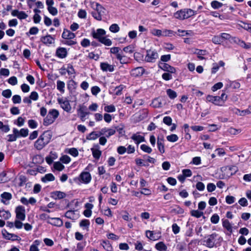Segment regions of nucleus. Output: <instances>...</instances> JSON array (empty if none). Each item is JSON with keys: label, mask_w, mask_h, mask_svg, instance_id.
<instances>
[{"label": "nucleus", "mask_w": 251, "mask_h": 251, "mask_svg": "<svg viewBox=\"0 0 251 251\" xmlns=\"http://www.w3.org/2000/svg\"><path fill=\"white\" fill-rule=\"evenodd\" d=\"M52 137V133L50 130H48L44 131L34 142V148L39 151L42 150L50 142Z\"/></svg>", "instance_id": "1"}, {"label": "nucleus", "mask_w": 251, "mask_h": 251, "mask_svg": "<svg viewBox=\"0 0 251 251\" xmlns=\"http://www.w3.org/2000/svg\"><path fill=\"white\" fill-rule=\"evenodd\" d=\"M147 54L145 57V61L147 62L154 63L158 58V54L155 50L151 49L147 50Z\"/></svg>", "instance_id": "2"}, {"label": "nucleus", "mask_w": 251, "mask_h": 251, "mask_svg": "<svg viewBox=\"0 0 251 251\" xmlns=\"http://www.w3.org/2000/svg\"><path fill=\"white\" fill-rule=\"evenodd\" d=\"M55 40V35L47 34L46 36H42L40 38L41 42L47 46H50L54 44Z\"/></svg>", "instance_id": "3"}, {"label": "nucleus", "mask_w": 251, "mask_h": 251, "mask_svg": "<svg viewBox=\"0 0 251 251\" xmlns=\"http://www.w3.org/2000/svg\"><path fill=\"white\" fill-rule=\"evenodd\" d=\"M57 101L60 105L61 107L64 111L67 112H70L72 109V107L70 105L69 100H68L67 98H65V99L63 98H58Z\"/></svg>", "instance_id": "4"}, {"label": "nucleus", "mask_w": 251, "mask_h": 251, "mask_svg": "<svg viewBox=\"0 0 251 251\" xmlns=\"http://www.w3.org/2000/svg\"><path fill=\"white\" fill-rule=\"evenodd\" d=\"M78 179L84 184H88L91 181L92 176L89 172L83 171L79 175Z\"/></svg>", "instance_id": "5"}, {"label": "nucleus", "mask_w": 251, "mask_h": 251, "mask_svg": "<svg viewBox=\"0 0 251 251\" xmlns=\"http://www.w3.org/2000/svg\"><path fill=\"white\" fill-rule=\"evenodd\" d=\"M158 67L165 72H167L171 74L176 73V69L166 63H162L159 62L158 63Z\"/></svg>", "instance_id": "6"}, {"label": "nucleus", "mask_w": 251, "mask_h": 251, "mask_svg": "<svg viewBox=\"0 0 251 251\" xmlns=\"http://www.w3.org/2000/svg\"><path fill=\"white\" fill-rule=\"evenodd\" d=\"M16 217L17 219L24 221L25 218V209L22 205L18 206L15 210Z\"/></svg>", "instance_id": "7"}, {"label": "nucleus", "mask_w": 251, "mask_h": 251, "mask_svg": "<svg viewBox=\"0 0 251 251\" xmlns=\"http://www.w3.org/2000/svg\"><path fill=\"white\" fill-rule=\"evenodd\" d=\"M1 232L3 237L7 240H10L12 241L21 240V238L18 235L13 233H10L5 229H2Z\"/></svg>", "instance_id": "8"}, {"label": "nucleus", "mask_w": 251, "mask_h": 251, "mask_svg": "<svg viewBox=\"0 0 251 251\" xmlns=\"http://www.w3.org/2000/svg\"><path fill=\"white\" fill-rule=\"evenodd\" d=\"M218 234L214 232L207 236V239L204 241L205 246L209 248H212L215 246V240Z\"/></svg>", "instance_id": "9"}, {"label": "nucleus", "mask_w": 251, "mask_h": 251, "mask_svg": "<svg viewBox=\"0 0 251 251\" xmlns=\"http://www.w3.org/2000/svg\"><path fill=\"white\" fill-rule=\"evenodd\" d=\"M145 72V69L142 67H138L132 69L130 72V75L134 77H138L142 76Z\"/></svg>", "instance_id": "10"}, {"label": "nucleus", "mask_w": 251, "mask_h": 251, "mask_svg": "<svg viewBox=\"0 0 251 251\" xmlns=\"http://www.w3.org/2000/svg\"><path fill=\"white\" fill-rule=\"evenodd\" d=\"M146 235L151 240L156 241L161 238V232L154 233L153 231L147 230L146 231Z\"/></svg>", "instance_id": "11"}, {"label": "nucleus", "mask_w": 251, "mask_h": 251, "mask_svg": "<svg viewBox=\"0 0 251 251\" xmlns=\"http://www.w3.org/2000/svg\"><path fill=\"white\" fill-rule=\"evenodd\" d=\"M68 51L65 48L58 47L56 49L55 55L59 58H64L67 57Z\"/></svg>", "instance_id": "12"}, {"label": "nucleus", "mask_w": 251, "mask_h": 251, "mask_svg": "<svg viewBox=\"0 0 251 251\" xmlns=\"http://www.w3.org/2000/svg\"><path fill=\"white\" fill-rule=\"evenodd\" d=\"M92 155L96 159H99L101 155V151L100 150V146L98 144L94 145V147L91 149Z\"/></svg>", "instance_id": "13"}, {"label": "nucleus", "mask_w": 251, "mask_h": 251, "mask_svg": "<svg viewBox=\"0 0 251 251\" xmlns=\"http://www.w3.org/2000/svg\"><path fill=\"white\" fill-rule=\"evenodd\" d=\"M206 101L212 103L213 104L218 106H223V104L221 103L219 100V98L218 96H212L208 95L206 98Z\"/></svg>", "instance_id": "14"}, {"label": "nucleus", "mask_w": 251, "mask_h": 251, "mask_svg": "<svg viewBox=\"0 0 251 251\" xmlns=\"http://www.w3.org/2000/svg\"><path fill=\"white\" fill-rule=\"evenodd\" d=\"M11 15L14 17H17V18L20 20L25 19L28 17V15L25 11H20L17 9L12 10Z\"/></svg>", "instance_id": "15"}, {"label": "nucleus", "mask_w": 251, "mask_h": 251, "mask_svg": "<svg viewBox=\"0 0 251 251\" xmlns=\"http://www.w3.org/2000/svg\"><path fill=\"white\" fill-rule=\"evenodd\" d=\"M50 197L55 200H60L65 198L66 197V194L65 192L60 191H54L51 192Z\"/></svg>", "instance_id": "16"}, {"label": "nucleus", "mask_w": 251, "mask_h": 251, "mask_svg": "<svg viewBox=\"0 0 251 251\" xmlns=\"http://www.w3.org/2000/svg\"><path fill=\"white\" fill-rule=\"evenodd\" d=\"M100 68L103 72H112L114 71V66L110 65L107 62L100 63Z\"/></svg>", "instance_id": "17"}, {"label": "nucleus", "mask_w": 251, "mask_h": 251, "mask_svg": "<svg viewBox=\"0 0 251 251\" xmlns=\"http://www.w3.org/2000/svg\"><path fill=\"white\" fill-rule=\"evenodd\" d=\"M86 109V107L85 106H80L79 109H77V113L79 115L81 120L83 122L85 121L86 116L89 114V112L85 111Z\"/></svg>", "instance_id": "18"}, {"label": "nucleus", "mask_w": 251, "mask_h": 251, "mask_svg": "<svg viewBox=\"0 0 251 251\" xmlns=\"http://www.w3.org/2000/svg\"><path fill=\"white\" fill-rule=\"evenodd\" d=\"M106 34V31L104 29L102 28H99L97 30L96 32H93L92 33V36L94 38L100 40V38L103 37Z\"/></svg>", "instance_id": "19"}, {"label": "nucleus", "mask_w": 251, "mask_h": 251, "mask_svg": "<svg viewBox=\"0 0 251 251\" xmlns=\"http://www.w3.org/2000/svg\"><path fill=\"white\" fill-rule=\"evenodd\" d=\"M75 37V33L71 32L66 28H64L62 34V38L64 39H73Z\"/></svg>", "instance_id": "20"}, {"label": "nucleus", "mask_w": 251, "mask_h": 251, "mask_svg": "<svg viewBox=\"0 0 251 251\" xmlns=\"http://www.w3.org/2000/svg\"><path fill=\"white\" fill-rule=\"evenodd\" d=\"M225 65V62L222 60H220L218 63H213L211 71V74H215L219 70L220 67H224Z\"/></svg>", "instance_id": "21"}, {"label": "nucleus", "mask_w": 251, "mask_h": 251, "mask_svg": "<svg viewBox=\"0 0 251 251\" xmlns=\"http://www.w3.org/2000/svg\"><path fill=\"white\" fill-rule=\"evenodd\" d=\"M151 105L152 107L155 108L162 107V98L157 97V98H154L152 100Z\"/></svg>", "instance_id": "22"}, {"label": "nucleus", "mask_w": 251, "mask_h": 251, "mask_svg": "<svg viewBox=\"0 0 251 251\" xmlns=\"http://www.w3.org/2000/svg\"><path fill=\"white\" fill-rule=\"evenodd\" d=\"M0 197L2 198L1 200V202L4 203V204H7V203H6L5 201H9L12 198V194L9 192H4L0 195Z\"/></svg>", "instance_id": "23"}, {"label": "nucleus", "mask_w": 251, "mask_h": 251, "mask_svg": "<svg viewBox=\"0 0 251 251\" xmlns=\"http://www.w3.org/2000/svg\"><path fill=\"white\" fill-rule=\"evenodd\" d=\"M155 248L158 251H169L166 245L162 241L156 243L155 245Z\"/></svg>", "instance_id": "24"}, {"label": "nucleus", "mask_w": 251, "mask_h": 251, "mask_svg": "<svg viewBox=\"0 0 251 251\" xmlns=\"http://www.w3.org/2000/svg\"><path fill=\"white\" fill-rule=\"evenodd\" d=\"M103 134V133L101 132L97 133L95 131H92L86 136V139L88 140H94Z\"/></svg>", "instance_id": "25"}, {"label": "nucleus", "mask_w": 251, "mask_h": 251, "mask_svg": "<svg viewBox=\"0 0 251 251\" xmlns=\"http://www.w3.org/2000/svg\"><path fill=\"white\" fill-rule=\"evenodd\" d=\"M183 10L185 11V19H188L198 13L197 11L192 10L190 8H184Z\"/></svg>", "instance_id": "26"}, {"label": "nucleus", "mask_w": 251, "mask_h": 251, "mask_svg": "<svg viewBox=\"0 0 251 251\" xmlns=\"http://www.w3.org/2000/svg\"><path fill=\"white\" fill-rule=\"evenodd\" d=\"M185 11L183 9L178 10L174 13L175 18L180 20H185Z\"/></svg>", "instance_id": "27"}, {"label": "nucleus", "mask_w": 251, "mask_h": 251, "mask_svg": "<svg viewBox=\"0 0 251 251\" xmlns=\"http://www.w3.org/2000/svg\"><path fill=\"white\" fill-rule=\"evenodd\" d=\"M131 138L134 140L136 144H139L145 141V137L144 136L140 135H137L136 134H133Z\"/></svg>", "instance_id": "28"}, {"label": "nucleus", "mask_w": 251, "mask_h": 251, "mask_svg": "<svg viewBox=\"0 0 251 251\" xmlns=\"http://www.w3.org/2000/svg\"><path fill=\"white\" fill-rule=\"evenodd\" d=\"M55 180L54 176L51 173L47 174L41 178V181L44 183L49 181H52Z\"/></svg>", "instance_id": "29"}, {"label": "nucleus", "mask_w": 251, "mask_h": 251, "mask_svg": "<svg viewBox=\"0 0 251 251\" xmlns=\"http://www.w3.org/2000/svg\"><path fill=\"white\" fill-rule=\"evenodd\" d=\"M207 53V50H205L197 49L195 52V53L197 54L198 58L200 60L205 59V58L203 56L206 55Z\"/></svg>", "instance_id": "30"}, {"label": "nucleus", "mask_w": 251, "mask_h": 251, "mask_svg": "<svg viewBox=\"0 0 251 251\" xmlns=\"http://www.w3.org/2000/svg\"><path fill=\"white\" fill-rule=\"evenodd\" d=\"M171 212L175 214H182L184 213V210L179 205H176L175 208L171 209Z\"/></svg>", "instance_id": "31"}, {"label": "nucleus", "mask_w": 251, "mask_h": 251, "mask_svg": "<svg viewBox=\"0 0 251 251\" xmlns=\"http://www.w3.org/2000/svg\"><path fill=\"white\" fill-rule=\"evenodd\" d=\"M189 126L187 124H185L183 125L184 131L185 132V139L187 140H190L191 139V135L189 133Z\"/></svg>", "instance_id": "32"}, {"label": "nucleus", "mask_w": 251, "mask_h": 251, "mask_svg": "<svg viewBox=\"0 0 251 251\" xmlns=\"http://www.w3.org/2000/svg\"><path fill=\"white\" fill-rule=\"evenodd\" d=\"M101 245L103 248L107 251H112L113 248L110 244V242L108 240H103Z\"/></svg>", "instance_id": "33"}, {"label": "nucleus", "mask_w": 251, "mask_h": 251, "mask_svg": "<svg viewBox=\"0 0 251 251\" xmlns=\"http://www.w3.org/2000/svg\"><path fill=\"white\" fill-rule=\"evenodd\" d=\"M90 224V222L88 219H83L79 223V226L83 229L88 230V228Z\"/></svg>", "instance_id": "34"}, {"label": "nucleus", "mask_w": 251, "mask_h": 251, "mask_svg": "<svg viewBox=\"0 0 251 251\" xmlns=\"http://www.w3.org/2000/svg\"><path fill=\"white\" fill-rule=\"evenodd\" d=\"M57 89L61 93L65 92V83L64 81L58 80L57 81Z\"/></svg>", "instance_id": "35"}, {"label": "nucleus", "mask_w": 251, "mask_h": 251, "mask_svg": "<svg viewBox=\"0 0 251 251\" xmlns=\"http://www.w3.org/2000/svg\"><path fill=\"white\" fill-rule=\"evenodd\" d=\"M117 59L119 60L120 62L122 64H126L128 62L129 58L125 55H123L122 53L121 54H117Z\"/></svg>", "instance_id": "36"}, {"label": "nucleus", "mask_w": 251, "mask_h": 251, "mask_svg": "<svg viewBox=\"0 0 251 251\" xmlns=\"http://www.w3.org/2000/svg\"><path fill=\"white\" fill-rule=\"evenodd\" d=\"M98 41L100 43H101L106 46H110L112 44L111 40L109 38H107L106 37H105V36H103V37H101Z\"/></svg>", "instance_id": "37"}, {"label": "nucleus", "mask_w": 251, "mask_h": 251, "mask_svg": "<svg viewBox=\"0 0 251 251\" xmlns=\"http://www.w3.org/2000/svg\"><path fill=\"white\" fill-rule=\"evenodd\" d=\"M223 226L230 233L232 232V228L230 223L227 219L223 220Z\"/></svg>", "instance_id": "38"}, {"label": "nucleus", "mask_w": 251, "mask_h": 251, "mask_svg": "<svg viewBox=\"0 0 251 251\" xmlns=\"http://www.w3.org/2000/svg\"><path fill=\"white\" fill-rule=\"evenodd\" d=\"M55 121L49 114H48L44 119L43 124L44 126H48L52 124Z\"/></svg>", "instance_id": "39"}, {"label": "nucleus", "mask_w": 251, "mask_h": 251, "mask_svg": "<svg viewBox=\"0 0 251 251\" xmlns=\"http://www.w3.org/2000/svg\"><path fill=\"white\" fill-rule=\"evenodd\" d=\"M50 219L54 221L53 223H50V224L57 226H63V221L60 218H50Z\"/></svg>", "instance_id": "40"}, {"label": "nucleus", "mask_w": 251, "mask_h": 251, "mask_svg": "<svg viewBox=\"0 0 251 251\" xmlns=\"http://www.w3.org/2000/svg\"><path fill=\"white\" fill-rule=\"evenodd\" d=\"M226 169H227L228 171H230L229 173L230 176H232L235 174L238 170V167L235 165L227 166L226 167Z\"/></svg>", "instance_id": "41"}, {"label": "nucleus", "mask_w": 251, "mask_h": 251, "mask_svg": "<svg viewBox=\"0 0 251 251\" xmlns=\"http://www.w3.org/2000/svg\"><path fill=\"white\" fill-rule=\"evenodd\" d=\"M0 217L7 220L11 217V213L9 211H5L3 209H0Z\"/></svg>", "instance_id": "42"}, {"label": "nucleus", "mask_w": 251, "mask_h": 251, "mask_svg": "<svg viewBox=\"0 0 251 251\" xmlns=\"http://www.w3.org/2000/svg\"><path fill=\"white\" fill-rule=\"evenodd\" d=\"M166 93L169 98L172 100H174L177 97L176 92L171 89H168L166 90Z\"/></svg>", "instance_id": "43"}, {"label": "nucleus", "mask_w": 251, "mask_h": 251, "mask_svg": "<svg viewBox=\"0 0 251 251\" xmlns=\"http://www.w3.org/2000/svg\"><path fill=\"white\" fill-rule=\"evenodd\" d=\"M212 42L216 45H220L223 42L221 37V35H214L212 38Z\"/></svg>", "instance_id": "44"}, {"label": "nucleus", "mask_w": 251, "mask_h": 251, "mask_svg": "<svg viewBox=\"0 0 251 251\" xmlns=\"http://www.w3.org/2000/svg\"><path fill=\"white\" fill-rule=\"evenodd\" d=\"M190 214L193 217L199 218L203 215V212L198 210H192Z\"/></svg>", "instance_id": "45"}, {"label": "nucleus", "mask_w": 251, "mask_h": 251, "mask_svg": "<svg viewBox=\"0 0 251 251\" xmlns=\"http://www.w3.org/2000/svg\"><path fill=\"white\" fill-rule=\"evenodd\" d=\"M126 86L123 84H121L119 86H117L115 87V95L116 96H120L122 94L123 90L126 88Z\"/></svg>", "instance_id": "46"}, {"label": "nucleus", "mask_w": 251, "mask_h": 251, "mask_svg": "<svg viewBox=\"0 0 251 251\" xmlns=\"http://www.w3.org/2000/svg\"><path fill=\"white\" fill-rule=\"evenodd\" d=\"M19 182L18 183V186L19 187L23 186L26 183L27 180V177L24 175H21L19 177Z\"/></svg>", "instance_id": "47"}, {"label": "nucleus", "mask_w": 251, "mask_h": 251, "mask_svg": "<svg viewBox=\"0 0 251 251\" xmlns=\"http://www.w3.org/2000/svg\"><path fill=\"white\" fill-rule=\"evenodd\" d=\"M53 168L57 171H61L64 169L65 167L60 162L57 161L54 163Z\"/></svg>", "instance_id": "48"}, {"label": "nucleus", "mask_w": 251, "mask_h": 251, "mask_svg": "<svg viewBox=\"0 0 251 251\" xmlns=\"http://www.w3.org/2000/svg\"><path fill=\"white\" fill-rule=\"evenodd\" d=\"M220 35H221V37L222 40L223 42L226 40H229L230 41L231 40V41H232V38L233 37H232L230 34L227 33L223 32V33H221L220 34Z\"/></svg>", "instance_id": "49"}, {"label": "nucleus", "mask_w": 251, "mask_h": 251, "mask_svg": "<svg viewBox=\"0 0 251 251\" xmlns=\"http://www.w3.org/2000/svg\"><path fill=\"white\" fill-rule=\"evenodd\" d=\"M48 114L52 117L53 119L55 120L59 116V113L57 110L52 109L49 111Z\"/></svg>", "instance_id": "50"}, {"label": "nucleus", "mask_w": 251, "mask_h": 251, "mask_svg": "<svg viewBox=\"0 0 251 251\" xmlns=\"http://www.w3.org/2000/svg\"><path fill=\"white\" fill-rule=\"evenodd\" d=\"M67 73L69 75H71L75 74V71L72 64L69 63L67 64Z\"/></svg>", "instance_id": "51"}, {"label": "nucleus", "mask_w": 251, "mask_h": 251, "mask_svg": "<svg viewBox=\"0 0 251 251\" xmlns=\"http://www.w3.org/2000/svg\"><path fill=\"white\" fill-rule=\"evenodd\" d=\"M223 5L222 3L217 0H213L211 2V7L214 9H217L221 8Z\"/></svg>", "instance_id": "52"}, {"label": "nucleus", "mask_w": 251, "mask_h": 251, "mask_svg": "<svg viewBox=\"0 0 251 251\" xmlns=\"http://www.w3.org/2000/svg\"><path fill=\"white\" fill-rule=\"evenodd\" d=\"M167 140L170 142H175L178 140V137L176 134H172L166 137Z\"/></svg>", "instance_id": "53"}, {"label": "nucleus", "mask_w": 251, "mask_h": 251, "mask_svg": "<svg viewBox=\"0 0 251 251\" xmlns=\"http://www.w3.org/2000/svg\"><path fill=\"white\" fill-rule=\"evenodd\" d=\"M109 30L113 33H117L120 30V27L117 24H113L109 27Z\"/></svg>", "instance_id": "54"}, {"label": "nucleus", "mask_w": 251, "mask_h": 251, "mask_svg": "<svg viewBox=\"0 0 251 251\" xmlns=\"http://www.w3.org/2000/svg\"><path fill=\"white\" fill-rule=\"evenodd\" d=\"M140 149L144 152L148 153H151L152 151V149L151 147H150L149 146H147L145 144L141 145L140 146Z\"/></svg>", "instance_id": "55"}, {"label": "nucleus", "mask_w": 251, "mask_h": 251, "mask_svg": "<svg viewBox=\"0 0 251 251\" xmlns=\"http://www.w3.org/2000/svg\"><path fill=\"white\" fill-rule=\"evenodd\" d=\"M29 130L27 128H21L19 131V137H26L28 135Z\"/></svg>", "instance_id": "56"}, {"label": "nucleus", "mask_w": 251, "mask_h": 251, "mask_svg": "<svg viewBox=\"0 0 251 251\" xmlns=\"http://www.w3.org/2000/svg\"><path fill=\"white\" fill-rule=\"evenodd\" d=\"M60 160L64 164H68L71 162V159L67 155H63L60 158Z\"/></svg>", "instance_id": "57"}, {"label": "nucleus", "mask_w": 251, "mask_h": 251, "mask_svg": "<svg viewBox=\"0 0 251 251\" xmlns=\"http://www.w3.org/2000/svg\"><path fill=\"white\" fill-rule=\"evenodd\" d=\"M135 249L138 251H141L144 250L143 248V244L140 241H137L136 243H134Z\"/></svg>", "instance_id": "58"}, {"label": "nucleus", "mask_w": 251, "mask_h": 251, "mask_svg": "<svg viewBox=\"0 0 251 251\" xmlns=\"http://www.w3.org/2000/svg\"><path fill=\"white\" fill-rule=\"evenodd\" d=\"M28 126L30 128L34 129L38 126V123L35 120L30 119L28 121Z\"/></svg>", "instance_id": "59"}, {"label": "nucleus", "mask_w": 251, "mask_h": 251, "mask_svg": "<svg viewBox=\"0 0 251 251\" xmlns=\"http://www.w3.org/2000/svg\"><path fill=\"white\" fill-rule=\"evenodd\" d=\"M95 10L98 12H100L101 14H104L105 9L100 3L96 2V7Z\"/></svg>", "instance_id": "60"}, {"label": "nucleus", "mask_w": 251, "mask_h": 251, "mask_svg": "<svg viewBox=\"0 0 251 251\" xmlns=\"http://www.w3.org/2000/svg\"><path fill=\"white\" fill-rule=\"evenodd\" d=\"M134 58L138 62L143 60L144 55L139 52H135L134 53Z\"/></svg>", "instance_id": "61"}, {"label": "nucleus", "mask_w": 251, "mask_h": 251, "mask_svg": "<svg viewBox=\"0 0 251 251\" xmlns=\"http://www.w3.org/2000/svg\"><path fill=\"white\" fill-rule=\"evenodd\" d=\"M75 210H68L65 214V217L69 219H73L75 216Z\"/></svg>", "instance_id": "62"}, {"label": "nucleus", "mask_w": 251, "mask_h": 251, "mask_svg": "<svg viewBox=\"0 0 251 251\" xmlns=\"http://www.w3.org/2000/svg\"><path fill=\"white\" fill-rule=\"evenodd\" d=\"M219 220H220L219 216L216 213L214 214L211 216V217L210 218L211 222L214 224H216L218 223L219 222Z\"/></svg>", "instance_id": "63"}, {"label": "nucleus", "mask_w": 251, "mask_h": 251, "mask_svg": "<svg viewBox=\"0 0 251 251\" xmlns=\"http://www.w3.org/2000/svg\"><path fill=\"white\" fill-rule=\"evenodd\" d=\"M223 86V84L221 82H219L215 84L212 87L211 90L213 92H215L217 90L221 89Z\"/></svg>", "instance_id": "64"}]
</instances>
